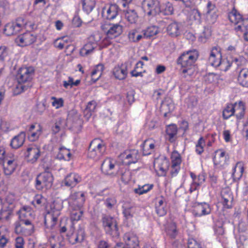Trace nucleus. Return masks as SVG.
<instances>
[{"label": "nucleus", "mask_w": 248, "mask_h": 248, "mask_svg": "<svg viewBox=\"0 0 248 248\" xmlns=\"http://www.w3.org/2000/svg\"><path fill=\"white\" fill-rule=\"evenodd\" d=\"M128 63H122L116 66L113 69V74L115 78L119 80L126 78L128 74Z\"/></svg>", "instance_id": "25"}, {"label": "nucleus", "mask_w": 248, "mask_h": 248, "mask_svg": "<svg viewBox=\"0 0 248 248\" xmlns=\"http://www.w3.org/2000/svg\"><path fill=\"white\" fill-rule=\"evenodd\" d=\"M119 7L116 4H106L102 9V16L105 19L113 20L118 15Z\"/></svg>", "instance_id": "17"}, {"label": "nucleus", "mask_w": 248, "mask_h": 248, "mask_svg": "<svg viewBox=\"0 0 248 248\" xmlns=\"http://www.w3.org/2000/svg\"><path fill=\"white\" fill-rule=\"evenodd\" d=\"M144 37L149 38L157 34L158 32V28L156 26H151L143 30Z\"/></svg>", "instance_id": "50"}, {"label": "nucleus", "mask_w": 248, "mask_h": 248, "mask_svg": "<svg viewBox=\"0 0 248 248\" xmlns=\"http://www.w3.org/2000/svg\"><path fill=\"white\" fill-rule=\"evenodd\" d=\"M238 81L243 87L248 88V69H242L239 73Z\"/></svg>", "instance_id": "39"}, {"label": "nucleus", "mask_w": 248, "mask_h": 248, "mask_svg": "<svg viewBox=\"0 0 248 248\" xmlns=\"http://www.w3.org/2000/svg\"><path fill=\"white\" fill-rule=\"evenodd\" d=\"M102 223L106 232L112 236L117 237L119 235L117 223L115 218L108 216L102 218Z\"/></svg>", "instance_id": "6"}, {"label": "nucleus", "mask_w": 248, "mask_h": 248, "mask_svg": "<svg viewBox=\"0 0 248 248\" xmlns=\"http://www.w3.org/2000/svg\"><path fill=\"white\" fill-rule=\"evenodd\" d=\"M52 106L56 109L62 108L63 106L64 100L62 98H57L52 96L50 98Z\"/></svg>", "instance_id": "58"}, {"label": "nucleus", "mask_w": 248, "mask_h": 248, "mask_svg": "<svg viewBox=\"0 0 248 248\" xmlns=\"http://www.w3.org/2000/svg\"><path fill=\"white\" fill-rule=\"evenodd\" d=\"M217 153L219 161L217 162V164L223 165L226 163L227 160L228 158V155L223 150H219L217 151ZM216 161L217 162L216 160Z\"/></svg>", "instance_id": "56"}, {"label": "nucleus", "mask_w": 248, "mask_h": 248, "mask_svg": "<svg viewBox=\"0 0 248 248\" xmlns=\"http://www.w3.org/2000/svg\"><path fill=\"white\" fill-rule=\"evenodd\" d=\"M180 1L182 2L183 5L186 7H191L198 4L200 0H181Z\"/></svg>", "instance_id": "63"}, {"label": "nucleus", "mask_w": 248, "mask_h": 248, "mask_svg": "<svg viewBox=\"0 0 248 248\" xmlns=\"http://www.w3.org/2000/svg\"><path fill=\"white\" fill-rule=\"evenodd\" d=\"M140 154L137 150H132L125 151L120 155V158L122 160L123 164L129 165L138 162L140 158Z\"/></svg>", "instance_id": "13"}, {"label": "nucleus", "mask_w": 248, "mask_h": 248, "mask_svg": "<svg viewBox=\"0 0 248 248\" xmlns=\"http://www.w3.org/2000/svg\"><path fill=\"white\" fill-rule=\"evenodd\" d=\"M103 155L101 154L96 149L89 147L88 157L94 160H98Z\"/></svg>", "instance_id": "55"}, {"label": "nucleus", "mask_w": 248, "mask_h": 248, "mask_svg": "<svg viewBox=\"0 0 248 248\" xmlns=\"http://www.w3.org/2000/svg\"><path fill=\"white\" fill-rule=\"evenodd\" d=\"M101 169L104 174L114 176L118 170L116 160L110 157L106 158L101 164Z\"/></svg>", "instance_id": "9"}, {"label": "nucleus", "mask_w": 248, "mask_h": 248, "mask_svg": "<svg viewBox=\"0 0 248 248\" xmlns=\"http://www.w3.org/2000/svg\"><path fill=\"white\" fill-rule=\"evenodd\" d=\"M42 127L39 124H34L29 125L27 130L28 139L31 141H36L42 134Z\"/></svg>", "instance_id": "21"}, {"label": "nucleus", "mask_w": 248, "mask_h": 248, "mask_svg": "<svg viewBox=\"0 0 248 248\" xmlns=\"http://www.w3.org/2000/svg\"><path fill=\"white\" fill-rule=\"evenodd\" d=\"M104 70V66L102 64L96 65L91 73L92 80L93 82H96L101 77Z\"/></svg>", "instance_id": "40"}, {"label": "nucleus", "mask_w": 248, "mask_h": 248, "mask_svg": "<svg viewBox=\"0 0 248 248\" xmlns=\"http://www.w3.org/2000/svg\"><path fill=\"white\" fill-rule=\"evenodd\" d=\"M155 145V141L152 139H148L145 140L140 145V148L142 154L147 155L154 152Z\"/></svg>", "instance_id": "28"}, {"label": "nucleus", "mask_w": 248, "mask_h": 248, "mask_svg": "<svg viewBox=\"0 0 248 248\" xmlns=\"http://www.w3.org/2000/svg\"><path fill=\"white\" fill-rule=\"evenodd\" d=\"M246 62V59L239 54L236 56L232 57V63H235L236 65L239 66L245 64Z\"/></svg>", "instance_id": "59"}, {"label": "nucleus", "mask_w": 248, "mask_h": 248, "mask_svg": "<svg viewBox=\"0 0 248 248\" xmlns=\"http://www.w3.org/2000/svg\"><path fill=\"white\" fill-rule=\"evenodd\" d=\"M14 206L12 201H8V199L2 203L0 211V220L8 221L11 215Z\"/></svg>", "instance_id": "22"}, {"label": "nucleus", "mask_w": 248, "mask_h": 248, "mask_svg": "<svg viewBox=\"0 0 248 248\" xmlns=\"http://www.w3.org/2000/svg\"><path fill=\"white\" fill-rule=\"evenodd\" d=\"M8 230L4 227H0V248H4L8 242Z\"/></svg>", "instance_id": "43"}, {"label": "nucleus", "mask_w": 248, "mask_h": 248, "mask_svg": "<svg viewBox=\"0 0 248 248\" xmlns=\"http://www.w3.org/2000/svg\"><path fill=\"white\" fill-rule=\"evenodd\" d=\"M223 117L224 119H228L234 115V110L232 104H227L223 110Z\"/></svg>", "instance_id": "53"}, {"label": "nucleus", "mask_w": 248, "mask_h": 248, "mask_svg": "<svg viewBox=\"0 0 248 248\" xmlns=\"http://www.w3.org/2000/svg\"><path fill=\"white\" fill-rule=\"evenodd\" d=\"M81 181V177L75 173L68 174L62 182V185L73 187Z\"/></svg>", "instance_id": "26"}, {"label": "nucleus", "mask_w": 248, "mask_h": 248, "mask_svg": "<svg viewBox=\"0 0 248 248\" xmlns=\"http://www.w3.org/2000/svg\"><path fill=\"white\" fill-rule=\"evenodd\" d=\"M19 217L20 219L24 218H33L34 214L29 206H24L19 211Z\"/></svg>", "instance_id": "45"}, {"label": "nucleus", "mask_w": 248, "mask_h": 248, "mask_svg": "<svg viewBox=\"0 0 248 248\" xmlns=\"http://www.w3.org/2000/svg\"><path fill=\"white\" fill-rule=\"evenodd\" d=\"M190 20L196 24H200L202 22V15L197 9L192 10L189 14Z\"/></svg>", "instance_id": "48"}, {"label": "nucleus", "mask_w": 248, "mask_h": 248, "mask_svg": "<svg viewBox=\"0 0 248 248\" xmlns=\"http://www.w3.org/2000/svg\"><path fill=\"white\" fill-rule=\"evenodd\" d=\"M169 160L164 157L160 156L155 159L154 163L155 170L158 176H163L166 174L169 168Z\"/></svg>", "instance_id": "11"}, {"label": "nucleus", "mask_w": 248, "mask_h": 248, "mask_svg": "<svg viewBox=\"0 0 248 248\" xmlns=\"http://www.w3.org/2000/svg\"><path fill=\"white\" fill-rule=\"evenodd\" d=\"M71 156V154L70 150L62 147L59 148V151L56 156V158L59 160L69 161L70 159Z\"/></svg>", "instance_id": "46"}, {"label": "nucleus", "mask_w": 248, "mask_h": 248, "mask_svg": "<svg viewBox=\"0 0 248 248\" xmlns=\"http://www.w3.org/2000/svg\"><path fill=\"white\" fill-rule=\"evenodd\" d=\"M165 232L170 237L175 238L177 234L175 223L172 222L167 223L165 225Z\"/></svg>", "instance_id": "47"}, {"label": "nucleus", "mask_w": 248, "mask_h": 248, "mask_svg": "<svg viewBox=\"0 0 248 248\" xmlns=\"http://www.w3.org/2000/svg\"><path fill=\"white\" fill-rule=\"evenodd\" d=\"M92 36L89 38V42L86 43L80 49V54L82 56H86L92 54L94 49L98 46L97 42L94 39H91Z\"/></svg>", "instance_id": "31"}, {"label": "nucleus", "mask_w": 248, "mask_h": 248, "mask_svg": "<svg viewBox=\"0 0 248 248\" xmlns=\"http://www.w3.org/2000/svg\"><path fill=\"white\" fill-rule=\"evenodd\" d=\"M69 242L72 244L76 243L81 242L84 238V232L82 229L78 230L76 233H72L70 235H67Z\"/></svg>", "instance_id": "38"}, {"label": "nucleus", "mask_w": 248, "mask_h": 248, "mask_svg": "<svg viewBox=\"0 0 248 248\" xmlns=\"http://www.w3.org/2000/svg\"><path fill=\"white\" fill-rule=\"evenodd\" d=\"M101 28L108 38L113 39L122 34L123 28L120 22L116 24L105 22L102 24Z\"/></svg>", "instance_id": "4"}, {"label": "nucleus", "mask_w": 248, "mask_h": 248, "mask_svg": "<svg viewBox=\"0 0 248 248\" xmlns=\"http://www.w3.org/2000/svg\"><path fill=\"white\" fill-rule=\"evenodd\" d=\"M233 104L234 115L237 121H239L244 117L246 110L245 104L242 101L235 102Z\"/></svg>", "instance_id": "27"}, {"label": "nucleus", "mask_w": 248, "mask_h": 248, "mask_svg": "<svg viewBox=\"0 0 248 248\" xmlns=\"http://www.w3.org/2000/svg\"><path fill=\"white\" fill-rule=\"evenodd\" d=\"M26 134L24 132H21L14 136L11 140L10 145L12 149H17L24 144Z\"/></svg>", "instance_id": "32"}, {"label": "nucleus", "mask_w": 248, "mask_h": 248, "mask_svg": "<svg viewBox=\"0 0 248 248\" xmlns=\"http://www.w3.org/2000/svg\"><path fill=\"white\" fill-rule=\"evenodd\" d=\"M34 71L32 67H21L18 70L16 75L17 82L24 83L30 82L32 78Z\"/></svg>", "instance_id": "12"}, {"label": "nucleus", "mask_w": 248, "mask_h": 248, "mask_svg": "<svg viewBox=\"0 0 248 248\" xmlns=\"http://www.w3.org/2000/svg\"><path fill=\"white\" fill-rule=\"evenodd\" d=\"M83 10L87 14L90 13L95 8L96 0H81Z\"/></svg>", "instance_id": "41"}, {"label": "nucleus", "mask_w": 248, "mask_h": 248, "mask_svg": "<svg viewBox=\"0 0 248 248\" xmlns=\"http://www.w3.org/2000/svg\"><path fill=\"white\" fill-rule=\"evenodd\" d=\"M244 170V163L242 161L237 162L232 168V176L235 181L239 180L242 176Z\"/></svg>", "instance_id": "34"}, {"label": "nucleus", "mask_w": 248, "mask_h": 248, "mask_svg": "<svg viewBox=\"0 0 248 248\" xmlns=\"http://www.w3.org/2000/svg\"><path fill=\"white\" fill-rule=\"evenodd\" d=\"M211 211L212 208L210 204L206 202H201L195 205L192 213L195 217H201L209 215Z\"/></svg>", "instance_id": "20"}, {"label": "nucleus", "mask_w": 248, "mask_h": 248, "mask_svg": "<svg viewBox=\"0 0 248 248\" xmlns=\"http://www.w3.org/2000/svg\"><path fill=\"white\" fill-rule=\"evenodd\" d=\"M23 83L17 82V84L13 89V92L14 95H18L26 89V86L23 85Z\"/></svg>", "instance_id": "61"}, {"label": "nucleus", "mask_w": 248, "mask_h": 248, "mask_svg": "<svg viewBox=\"0 0 248 248\" xmlns=\"http://www.w3.org/2000/svg\"><path fill=\"white\" fill-rule=\"evenodd\" d=\"M222 58L221 49L219 47L214 46L210 50L208 58L209 63L213 66L218 67L220 64V60Z\"/></svg>", "instance_id": "23"}, {"label": "nucleus", "mask_w": 248, "mask_h": 248, "mask_svg": "<svg viewBox=\"0 0 248 248\" xmlns=\"http://www.w3.org/2000/svg\"><path fill=\"white\" fill-rule=\"evenodd\" d=\"M46 202V199L41 194H36L34 196L31 204L35 207L39 208Z\"/></svg>", "instance_id": "52"}, {"label": "nucleus", "mask_w": 248, "mask_h": 248, "mask_svg": "<svg viewBox=\"0 0 248 248\" xmlns=\"http://www.w3.org/2000/svg\"><path fill=\"white\" fill-rule=\"evenodd\" d=\"M15 232L16 234H20L25 236L31 235L34 231V226L27 227L21 226L18 221L15 224Z\"/></svg>", "instance_id": "30"}, {"label": "nucleus", "mask_w": 248, "mask_h": 248, "mask_svg": "<svg viewBox=\"0 0 248 248\" xmlns=\"http://www.w3.org/2000/svg\"><path fill=\"white\" fill-rule=\"evenodd\" d=\"M199 56L196 50H189L182 54L177 60V63L183 68V73H188L197 61Z\"/></svg>", "instance_id": "1"}, {"label": "nucleus", "mask_w": 248, "mask_h": 248, "mask_svg": "<svg viewBox=\"0 0 248 248\" xmlns=\"http://www.w3.org/2000/svg\"><path fill=\"white\" fill-rule=\"evenodd\" d=\"M205 145V141L203 137H201L196 144V152L201 155L204 151V147Z\"/></svg>", "instance_id": "57"}, {"label": "nucleus", "mask_w": 248, "mask_h": 248, "mask_svg": "<svg viewBox=\"0 0 248 248\" xmlns=\"http://www.w3.org/2000/svg\"><path fill=\"white\" fill-rule=\"evenodd\" d=\"M2 163L5 175H10L16 170L17 167V157L13 154L9 155L6 156Z\"/></svg>", "instance_id": "7"}, {"label": "nucleus", "mask_w": 248, "mask_h": 248, "mask_svg": "<svg viewBox=\"0 0 248 248\" xmlns=\"http://www.w3.org/2000/svg\"><path fill=\"white\" fill-rule=\"evenodd\" d=\"M228 18L235 26L234 30L236 32L240 31L244 25H248V19H242V16L235 9L228 14Z\"/></svg>", "instance_id": "8"}, {"label": "nucleus", "mask_w": 248, "mask_h": 248, "mask_svg": "<svg viewBox=\"0 0 248 248\" xmlns=\"http://www.w3.org/2000/svg\"><path fill=\"white\" fill-rule=\"evenodd\" d=\"M155 211L160 217L165 216L167 212V202L165 198L160 197L156 199Z\"/></svg>", "instance_id": "29"}, {"label": "nucleus", "mask_w": 248, "mask_h": 248, "mask_svg": "<svg viewBox=\"0 0 248 248\" xmlns=\"http://www.w3.org/2000/svg\"><path fill=\"white\" fill-rule=\"evenodd\" d=\"M204 14L206 16V21L208 24H213L216 22L218 16L214 3L211 1L207 2Z\"/></svg>", "instance_id": "15"}, {"label": "nucleus", "mask_w": 248, "mask_h": 248, "mask_svg": "<svg viewBox=\"0 0 248 248\" xmlns=\"http://www.w3.org/2000/svg\"><path fill=\"white\" fill-rule=\"evenodd\" d=\"M128 37L130 41L138 42L144 37L143 31H141L139 28L130 30L128 33Z\"/></svg>", "instance_id": "35"}, {"label": "nucleus", "mask_w": 248, "mask_h": 248, "mask_svg": "<svg viewBox=\"0 0 248 248\" xmlns=\"http://www.w3.org/2000/svg\"><path fill=\"white\" fill-rule=\"evenodd\" d=\"M36 39V36L32 32L28 31L19 35L16 39V44L21 46L30 45Z\"/></svg>", "instance_id": "19"}, {"label": "nucleus", "mask_w": 248, "mask_h": 248, "mask_svg": "<svg viewBox=\"0 0 248 248\" xmlns=\"http://www.w3.org/2000/svg\"><path fill=\"white\" fill-rule=\"evenodd\" d=\"M33 25L22 17H19L15 22L7 23L4 28V33L12 35L18 33L24 29H32Z\"/></svg>", "instance_id": "2"}, {"label": "nucleus", "mask_w": 248, "mask_h": 248, "mask_svg": "<svg viewBox=\"0 0 248 248\" xmlns=\"http://www.w3.org/2000/svg\"><path fill=\"white\" fill-rule=\"evenodd\" d=\"M24 155L28 162L33 163L40 155V148L36 145H31L27 148Z\"/></svg>", "instance_id": "18"}, {"label": "nucleus", "mask_w": 248, "mask_h": 248, "mask_svg": "<svg viewBox=\"0 0 248 248\" xmlns=\"http://www.w3.org/2000/svg\"><path fill=\"white\" fill-rule=\"evenodd\" d=\"M167 31L172 37L178 36L180 34V25L176 22L172 23L167 27Z\"/></svg>", "instance_id": "42"}, {"label": "nucleus", "mask_w": 248, "mask_h": 248, "mask_svg": "<svg viewBox=\"0 0 248 248\" xmlns=\"http://www.w3.org/2000/svg\"><path fill=\"white\" fill-rule=\"evenodd\" d=\"M53 176L49 171H45L38 175L35 179V186L37 189L42 190L45 187L50 188L53 184Z\"/></svg>", "instance_id": "3"}, {"label": "nucleus", "mask_w": 248, "mask_h": 248, "mask_svg": "<svg viewBox=\"0 0 248 248\" xmlns=\"http://www.w3.org/2000/svg\"><path fill=\"white\" fill-rule=\"evenodd\" d=\"M192 182L190 185L189 191L191 193L199 189V187L204 182L205 175L204 173H200L196 175L193 172L190 173Z\"/></svg>", "instance_id": "24"}, {"label": "nucleus", "mask_w": 248, "mask_h": 248, "mask_svg": "<svg viewBox=\"0 0 248 248\" xmlns=\"http://www.w3.org/2000/svg\"><path fill=\"white\" fill-rule=\"evenodd\" d=\"M125 242L124 246L122 243H118L115 248H138L139 240L137 235L133 232L125 233L124 236Z\"/></svg>", "instance_id": "10"}, {"label": "nucleus", "mask_w": 248, "mask_h": 248, "mask_svg": "<svg viewBox=\"0 0 248 248\" xmlns=\"http://www.w3.org/2000/svg\"><path fill=\"white\" fill-rule=\"evenodd\" d=\"M142 8L145 14L155 16L160 11L159 3L157 0H144Z\"/></svg>", "instance_id": "14"}, {"label": "nucleus", "mask_w": 248, "mask_h": 248, "mask_svg": "<svg viewBox=\"0 0 248 248\" xmlns=\"http://www.w3.org/2000/svg\"><path fill=\"white\" fill-rule=\"evenodd\" d=\"M188 248H202L201 243L197 241L196 240L191 238L188 240L187 242Z\"/></svg>", "instance_id": "62"}, {"label": "nucleus", "mask_w": 248, "mask_h": 248, "mask_svg": "<svg viewBox=\"0 0 248 248\" xmlns=\"http://www.w3.org/2000/svg\"><path fill=\"white\" fill-rule=\"evenodd\" d=\"M71 210L70 218L72 221L79 220L83 214V210L80 208L79 209H70Z\"/></svg>", "instance_id": "54"}, {"label": "nucleus", "mask_w": 248, "mask_h": 248, "mask_svg": "<svg viewBox=\"0 0 248 248\" xmlns=\"http://www.w3.org/2000/svg\"><path fill=\"white\" fill-rule=\"evenodd\" d=\"M85 200V193L83 192L78 191L71 194L67 199L69 209H82Z\"/></svg>", "instance_id": "5"}, {"label": "nucleus", "mask_w": 248, "mask_h": 248, "mask_svg": "<svg viewBox=\"0 0 248 248\" xmlns=\"http://www.w3.org/2000/svg\"><path fill=\"white\" fill-rule=\"evenodd\" d=\"M94 39L95 41L97 42L98 46L100 47H105L111 43V38H109L106 35L104 37H102L100 34L97 33L92 36L91 39Z\"/></svg>", "instance_id": "37"}, {"label": "nucleus", "mask_w": 248, "mask_h": 248, "mask_svg": "<svg viewBox=\"0 0 248 248\" xmlns=\"http://www.w3.org/2000/svg\"><path fill=\"white\" fill-rule=\"evenodd\" d=\"M220 64L218 65V67H219L220 70L223 71H227L232 64L228 60L222 59V58L220 60Z\"/></svg>", "instance_id": "60"}, {"label": "nucleus", "mask_w": 248, "mask_h": 248, "mask_svg": "<svg viewBox=\"0 0 248 248\" xmlns=\"http://www.w3.org/2000/svg\"><path fill=\"white\" fill-rule=\"evenodd\" d=\"M177 133V128L175 124H170L168 126L166 129V138L170 142L174 141L175 137Z\"/></svg>", "instance_id": "44"}, {"label": "nucleus", "mask_w": 248, "mask_h": 248, "mask_svg": "<svg viewBox=\"0 0 248 248\" xmlns=\"http://www.w3.org/2000/svg\"><path fill=\"white\" fill-rule=\"evenodd\" d=\"M170 159L171 165L170 172L171 176L174 177L177 175L180 170L182 158L180 154L174 150L171 154Z\"/></svg>", "instance_id": "16"}, {"label": "nucleus", "mask_w": 248, "mask_h": 248, "mask_svg": "<svg viewBox=\"0 0 248 248\" xmlns=\"http://www.w3.org/2000/svg\"><path fill=\"white\" fill-rule=\"evenodd\" d=\"M125 16L127 20L131 24L136 23L138 19V16L134 10H127Z\"/></svg>", "instance_id": "49"}, {"label": "nucleus", "mask_w": 248, "mask_h": 248, "mask_svg": "<svg viewBox=\"0 0 248 248\" xmlns=\"http://www.w3.org/2000/svg\"><path fill=\"white\" fill-rule=\"evenodd\" d=\"M117 201L114 197L108 198L105 202V204L106 207L108 208H112L116 204Z\"/></svg>", "instance_id": "64"}, {"label": "nucleus", "mask_w": 248, "mask_h": 248, "mask_svg": "<svg viewBox=\"0 0 248 248\" xmlns=\"http://www.w3.org/2000/svg\"><path fill=\"white\" fill-rule=\"evenodd\" d=\"M153 184H145L143 186H139L138 188H135L134 191L140 195L147 193L153 189Z\"/></svg>", "instance_id": "51"}, {"label": "nucleus", "mask_w": 248, "mask_h": 248, "mask_svg": "<svg viewBox=\"0 0 248 248\" xmlns=\"http://www.w3.org/2000/svg\"><path fill=\"white\" fill-rule=\"evenodd\" d=\"M89 147L96 149L102 155L106 152V146L104 141L100 139H95L90 143Z\"/></svg>", "instance_id": "36"}, {"label": "nucleus", "mask_w": 248, "mask_h": 248, "mask_svg": "<svg viewBox=\"0 0 248 248\" xmlns=\"http://www.w3.org/2000/svg\"><path fill=\"white\" fill-rule=\"evenodd\" d=\"M62 209L61 204L57 202H53L50 205V210L48 214L51 216L52 224L51 227H53L57 221L58 217L60 215V211Z\"/></svg>", "instance_id": "33"}]
</instances>
